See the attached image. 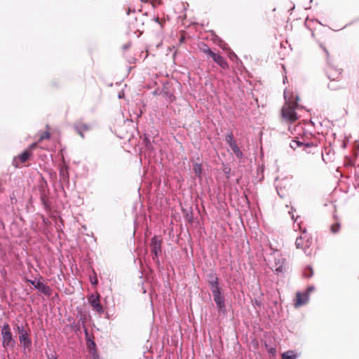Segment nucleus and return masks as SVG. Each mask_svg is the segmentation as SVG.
<instances>
[{"label": "nucleus", "mask_w": 359, "mask_h": 359, "mask_svg": "<svg viewBox=\"0 0 359 359\" xmlns=\"http://www.w3.org/2000/svg\"><path fill=\"white\" fill-rule=\"evenodd\" d=\"M211 279L209 280L210 290L212 293L214 301L220 311H225L224 298L222 294L221 288L219 286L217 277L210 276Z\"/></svg>", "instance_id": "1"}, {"label": "nucleus", "mask_w": 359, "mask_h": 359, "mask_svg": "<svg viewBox=\"0 0 359 359\" xmlns=\"http://www.w3.org/2000/svg\"><path fill=\"white\" fill-rule=\"evenodd\" d=\"M299 229L302 231V234L297 238L295 245L297 248L301 249L307 253V250L311 245V240L306 232V228L302 227L300 224H298Z\"/></svg>", "instance_id": "2"}, {"label": "nucleus", "mask_w": 359, "mask_h": 359, "mask_svg": "<svg viewBox=\"0 0 359 359\" xmlns=\"http://www.w3.org/2000/svg\"><path fill=\"white\" fill-rule=\"evenodd\" d=\"M1 336H2V344L5 348H13L15 341L13 338L10 325L8 323H4L1 329Z\"/></svg>", "instance_id": "3"}, {"label": "nucleus", "mask_w": 359, "mask_h": 359, "mask_svg": "<svg viewBox=\"0 0 359 359\" xmlns=\"http://www.w3.org/2000/svg\"><path fill=\"white\" fill-rule=\"evenodd\" d=\"M282 116L285 120L291 122H294L298 118L295 112L294 106L287 102H286L282 108Z\"/></svg>", "instance_id": "4"}, {"label": "nucleus", "mask_w": 359, "mask_h": 359, "mask_svg": "<svg viewBox=\"0 0 359 359\" xmlns=\"http://www.w3.org/2000/svg\"><path fill=\"white\" fill-rule=\"evenodd\" d=\"M36 290L43 294L50 296L52 294V289L48 285L41 282L40 280H27Z\"/></svg>", "instance_id": "5"}, {"label": "nucleus", "mask_w": 359, "mask_h": 359, "mask_svg": "<svg viewBox=\"0 0 359 359\" xmlns=\"http://www.w3.org/2000/svg\"><path fill=\"white\" fill-rule=\"evenodd\" d=\"M151 251L154 255L153 259L158 262V255L161 252V241L156 236L151 238Z\"/></svg>", "instance_id": "6"}, {"label": "nucleus", "mask_w": 359, "mask_h": 359, "mask_svg": "<svg viewBox=\"0 0 359 359\" xmlns=\"http://www.w3.org/2000/svg\"><path fill=\"white\" fill-rule=\"evenodd\" d=\"M88 302L94 311L99 313H103L104 311L100 302L99 294H91L88 298Z\"/></svg>", "instance_id": "7"}, {"label": "nucleus", "mask_w": 359, "mask_h": 359, "mask_svg": "<svg viewBox=\"0 0 359 359\" xmlns=\"http://www.w3.org/2000/svg\"><path fill=\"white\" fill-rule=\"evenodd\" d=\"M309 299V292L297 293V301L294 304L295 307H299L307 303Z\"/></svg>", "instance_id": "8"}, {"label": "nucleus", "mask_w": 359, "mask_h": 359, "mask_svg": "<svg viewBox=\"0 0 359 359\" xmlns=\"http://www.w3.org/2000/svg\"><path fill=\"white\" fill-rule=\"evenodd\" d=\"M327 76L330 81H335L337 79H340L339 77L341 74V70L330 67L327 69Z\"/></svg>", "instance_id": "9"}, {"label": "nucleus", "mask_w": 359, "mask_h": 359, "mask_svg": "<svg viewBox=\"0 0 359 359\" xmlns=\"http://www.w3.org/2000/svg\"><path fill=\"white\" fill-rule=\"evenodd\" d=\"M212 58L223 69H226L229 68V65L226 60L222 55L215 53L213 55H212Z\"/></svg>", "instance_id": "10"}, {"label": "nucleus", "mask_w": 359, "mask_h": 359, "mask_svg": "<svg viewBox=\"0 0 359 359\" xmlns=\"http://www.w3.org/2000/svg\"><path fill=\"white\" fill-rule=\"evenodd\" d=\"M19 341L24 351H25L26 349H29L31 348L32 339L29 337V334H27L26 335L19 336Z\"/></svg>", "instance_id": "11"}, {"label": "nucleus", "mask_w": 359, "mask_h": 359, "mask_svg": "<svg viewBox=\"0 0 359 359\" xmlns=\"http://www.w3.org/2000/svg\"><path fill=\"white\" fill-rule=\"evenodd\" d=\"M345 87V83L341 79L330 81L328 88L332 90H337Z\"/></svg>", "instance_id": "12"}, {"label": "nucleus", "mask_w": 359, "mask_h": 359, "mask_svg": "<svg viewBox=\"0 0 359 359\" xmlns=\"http://www.w3.org/2000/svg\"><path fill=\"white\" fill-rule=\"evenodd\" d=\"M276 265L274 266V271L277 273H283L285 271V259L283 258H280L277 262H275Z\"/></svg>", "instance_id": "13"}, {"label": "nucleus", "mask_w": 359, "mask_h": 359, "mask_svg": "<svg viewBox=\"0 0 359 359\" xmlns=\"http://www.w3.org/2000/svg\"><path fill=\"white\" fill-rule=\"evenodd\" d=\"M194 171L198 178L202 179L203 167L201 163H196L194 164Z\"/></svg>", "instance_id": "14"}, {"label": "nucleus", "mask_w": 359, "mask_h": 359, "mask_svg": "<svg viewBox=\"0 0 359 359\" xmlns=\"http://www.w3.org/2000/svg\"><path fill=\"white\" fill-rule=\"evenodd\" d=\"M231 150L233 151V152L234 153V154L236 156V157H238V158H243V153L242 151H241V149H239V147H238L237 144H233L232 145L230 146Z\"/></svg>", "instance_id": "15"}, {"label": "nucleus", "mask_w": 359, "mask_h": 359, "mask_svg": "<svg viewBox=\"0 0 359 359\" xmlns=\"http://www.w3.org/2000/svg\"><path fill=\"white\" fill-rule=\"evenodd\" d=\"M90 128L89 126H88L87 124H81L78 126H76V129L78 132V133L82 137H83V131H86V130H88Z\"/></svg>", "instance_id": "16"}, {"label": "nucleus", "mask_w": 359, "mask_h": 359, "mask_svg": "<svg viewBox=\"0 0 359 359\" xmlns=\"http://www.w3.org/2000/svg\"><path fill=\"white\" fill-rule=\"evenodd\" d=\"M200 49L202 52L210 55L211 57H212V55H213L215 53L205 43H203L201 45V46L200 47Z\"/></svg>", "instance_id": "17"}, {"label": "nucleus", "mask_w": 359, "mask_h": 359, "mask_svg": "<svg viewBox=\"0 0 359 359\" xmlns=\"http://www.w3.org/2000/svg\"><path fill=\"white\" fill-rule=\"evenodd\" d=\"M30 156V153L27 151H23L20 155H19L18 158L21 161V163H25Z\"/></svg>", "instance_id": "18"}, {"label": "nucleus", "mask_w": 359, "mask_h": 359, "mask_svg": "<svg viewBox=\"0 0 359 359\" xmlns=\"http://www.w3.org/2000/svg\"><path fill=\"white\" fill-rule=\"evenodd\" d=\"M296 355L292 351H287L282 354V359H295Z\"/></svg>", "instance_id": "19"}, {"label": "nucleus", "mask_w": 359, "mask_h": 359, "mask_svg": "<svg viewBox=\"0 0 359 359\" xmlns=\"http://www.w3.org/2000/svg\"><path fill=\"white\" fill-rule=\"evenodd\" d=\"M226 141L229 144V147L233 144H236V141L233 139L232 133H229L226 135Z\"/></svg>", "instance_id": "20"}, {"label": "nucleus", "mask_w": 359, "mask_h": 359, "mask_svg": "<svg viewBox=\"0 0 359 359\" xmlns=\"http://www.w3.org/2000/svg\"><path fill=\"white\" fill-rule=\"evenodd\" d=\"M340 229V224L339 223H335L331 226V231L332 233H337Z\"/></svg>", "instance_id": "21"}, {"label": "nucleus", "mask_w": 359, "mask_h": 359, "mask_svg": "<svg viewBox=\"0 0 359 359\" xmlns=\"http://www.w3.org/2000/svg\"><path fill=\"white\" fill-rule=\"evenodd\" d=\"M50 138V133L48 131H45L43 132L41 136H40V138L39 140V142H41L43 140H45V139H49Z\"/></svg>", "instance_id": "22"}, {"label": "nucleus", "mask_w": 359, "mask_h": 359, "mask_svg": "<svg viewBox=\"0 0 359 359\" xmlns=\"http://www.w3.org/2000/svg\"><path fill=\"white\" fill-rule=\"evenodd\" d=\"M19 336L26 335L28 332L24 329L23 326H18L17 327Z\"/></svg>", "instance_id": "23"}, {"label": "nucleus", "mask_w": 359, "mask_h": 359, "mask_svg": "<svg viewBox=\"0 0 359 359\" xmlns=\"http://www.w3.org/2000/svg\"><path fill=\"white\" fill-rule=\"evenodd\" d=\"M302 144H303L302 142H301L299 141L293 140L292 142L291 143L290 146L292 148L295 149L298 147L302 146Z\"/></svg>", "instance_id": "24"}, {"label": "nucleus", "mask_w": 359, "mask_h": 359, "mask_svg": "<svg viewBox=\"0 0 359 359\" xmlns=\"http://www.w3.org/2000/svg\"><path fill=\"white\" fill-rule=\"evenodd\" d=\"M312 275H313L312 269L309 267L308 269H306V271L304 272V276H306L307 278H309V277L312 276Z\"/></svg>", "instance_id": "25"}, {"label": "nucleus", "mask_w": 359, "mask_h": 359, "mask_svg": "<svg viewBox=\"0 0 359 359\" xmlns=\"http://www.w3.org/2000/svg\"><path fill=\"white\" fill-rule=\"evenodd\" d=\"M37 146V142H34L29 146V149H34Z\"/></svg>", "instance_id": "26"}, {"label": "nucleus", "mask_w": 359, "mask_h": 359, "mask_svg": "<svg viewBox=\"0 0 359 359\" xmlns=\"http://www.w3.org/2000/svg\"><path fill=\"white\" fill-rule=\"evenodd\" d=\"M95 343L93 341H90V344L89 346V348H95Z\"/></svg>", "instance_id": "27"}, {"label": "nucleus", "mask_w": 359, "mask_h": 359, "mask_svg": "<svg viewBox=\"0 0 359 359\" xmlns=\"http://www.w3.org/2000/svg\"><path fill=\"white\" fill-rule=\"evenodd\" d=\"M93 359H99L98 355L95 353L93 354Z\"/></svg>", "instance_id": "28"}, {"label": "nucleus", "mask_w": 359, "mask_h": 359, "mask_svg": "<svg viewBox=\"0 0 359 359\" xmlns=\"http://www.w3.org/2000/svg\"><path fill=\"white\" fill-rule=\"evenodd\" d=\"M313 290V287H311L308 289V291L306 292H310L311 291Z\"/></svg>", "instance_id": "29"}, {"label": "nucleus", "mask_w": 359, "mask_h": 359, "mask_svg": "<svg viewBox=\"0 0 359 359\" xmlns=\"http://www.w3.org/2000/svg\"><path fill=\"white\" fill-rule=\"evenodd\" d=\"M48 359H57L56 357L51 355L48 358Z\"/></svg>", "instance_id": "30"}, {"label": "nucleus", "mask_w": 359, "mask_h": 359, "mask_svg": "<svg viewBox=\"0 0 359 359\" xmlns=\"http://www.w3.org/2000/svg\"><path fill=\"white\" fill-rule=\"evenodd\" d=\"M306 147H311V146H313V144H306Z\"/></svg>", "instance_id": "31"}, {"label": "nucleus", "mask_w": 359, "mask_h": 359, "mask_svg": "<svg viewBox=\"0 0 359 359\" xmlns=\"http://www.w3.org/2000/svg\"><path fill=\"white\" fill-rule=\"evenodd\" d=\"M324 50H325V53L328 55V52H327V49H325V48H324Z\"/></svg>", "instance_id": "32"}, {"label": "nucleus", "mask_w": 359, "mask_h": 359, "mask_svg": "<svg viewBox=\"0 0 359 359\" xmlns=\"http://www.w3.org/2000/svg\"><path fill=\"white\" fill-rule=\"evenodd\" d=\"M284 97H285V99H286L285 92L284 93Z\"/></svg>", "instance_id": "33"}]
</instances>
